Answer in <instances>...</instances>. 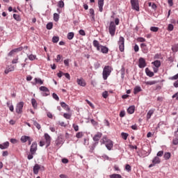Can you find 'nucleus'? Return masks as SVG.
Returning a JSON list of instances; mask_svg holds the SVG:
<instances>
[{
  "instance_id": "obj_1",
  "label": "nucleus",
  "mask_w": 178,
  "mask_h": 178,
  "mask_svg": "<svg viewBox=\"0 0 178 178\" xmlns=\"http://www.w3.org/2000/svg\"><path fill=\"white\" fill-rule=\"evenodd\" d=\"M101 144H105L106 147L107 148V149H108V151H111V149H112V148H113V142L109 139H108V138H106V136H104L101 140H100Z\"/></svg>"
},
{
  "instance_id": "obj_2",
  "label": "nucleus",
  "mask_w": 178,
  "mask_h": 178,
  "mask_svg": "<svg viewBox=\"0 0 178 178\" xmlns=\"http://www.w3.org/2000/svg\"><path fill=\"white\" fill-rule=\"evenodd\" d=\"M112 70H113V68L109 65H106L104 68L103 69L102 76L104 80H107L108 77L111 76V73H112Z\"/></svg>"
},
{
  "instance_id": "obj_3",
  "label": "nucleus",
  "mask_w": 178,
  "mask_h": 178,
  "mask_svg": "<svg viewBox=\"0 0 178 178\" xmlns=\"http://www.w3.org/2000/svg\"><path fill=\"white\" fill-rule=\"evenodd\" d=\"M108 31L111 37H113L115 35V33L116 32V25H115V22L113 21H111L110 22L108 26Z\"/></svg>"
},
{
  "instance_id": "obj_4",
  "label": "nucleus",
  "mask_w": 178,
  "mask_h": 178,
  "mask_svg": "<svg viewBox=\"0 0 178 178\" xmlns=\"http://www.w3.org/2000/svg\"><path fill=\"white\" fill-rule=\"evenodd\" d=\"M118 47L120 52H123L124 51V38L122 36L120 37L119 38Z\"/></svg>"
},
{
  "instance_id": "obj_5",
  "label": "nucleus",
  "mask_w": 178,
  "mask_h": 178,
  "mask_svg": "<svg viewBox=\"0 0 178 178\" xmlns=\"http://www.w3.org/2000/svg\"><path fill=\"white\" fill-rule=\"evenodd\" d=\"M131 5L132 9L138 12L140 10V6L138 5V0H131Z\"/></svg>"
},
{
  "instance_id": "obj_6",
  "label": "nucleus",
  "mask_w": 178,
  "mask_h": 178,
  "mask_svg": "<svg viewBox=\"0 0 178 178\" xmlns=\"http://www.w3.org/2000/svg\"><path fill=\"white\" fill-rule=\"evenodd\" d=\"M23 106H24V102H20L17 104L15 111L17 113L20 114L23 112Z\"/></svg>"
},
{
  "instance_id": "obj_7",
  "label": "nucleus",
  "mask_w": 178,
  "mask_h": 178,
  "mask_svg": "<svg viewBox=\"0 0 178 178\" xmlns=\"http://www.w3.org/2000/svg\"><path fill=\"white\" fill-rule=\"evenodd\" d=\"M40 91H42V95L43 97H48L49 95V89L45 86H41L39 88Z\"/></svg>"
},
{
  "instance_id": "obj_8",
  "label": "nucleus",
  "mask_w": 178,
  "mask_h": 178,
  "mask_svg": "<svg viewBox=\"0 0 178 178\" xmlns=\"http://www.w3.org/2000/svg\"><path fill=\"white\" fill-rule=\"evenodd\" d=\"M138 63H139L138 66L140 69H143V67H145V66H147V63H145V59H144V58L143 57L139 58Z\"/></svg>"
},
{
  "instance_id": "obj_9",
  "label": "nucleus",
  "mask_w": 178,
  "mask_h": 178,
  "mask_svg": "<svg viewBox=\"0 0 178 178\" xmlns=\"http://www.w3.org/2000/svg\"><path fill=\"white\" fill-rule=\"evenodd\" d=\"M156 163H161V159H159V157H158V156H156L153 159L152 164H150L149 165V168H152V167L155 166V165H156Z\"/></svg>"
},
{
  "instance_id": "obj_10",
  "label": "nucleus",
  "mask_w": 178,
  "mask_h": 178,
  "mask_svg": "<svg viewBox=\"0 0 178 178\" xmlns=\"http://www.w3.org/2000/svg\"><path fill=\"white\" fill-rule=\"evenodd\" d=\"M102 137V133L98 132L97 133L94 137H93V140H95L96 143H95V145L98 144V141H99V139Z\"/></svg>"
},
{
  "instance_id": "obj_11",
  "label": "nucleus",
  "mask_w": 178,
  "mask_h": 178,
  "mask_svg": "<svg viewBox=\"0 0 178 178\" xmlns=\"http://www.w3.org/2000/svg\"><path fill=\"white\" fill-rule=\"evenodd\" d=\"M31 154H35L37 152V143L33 142L30 148Z\"/></svg>"
},
{
  "instance_id": "obj_12",
  "label": "nucleus",
  "mask_w": 178,
  "mask_h": 178,
  "mask_svg": "<svg viewBox=\"0 0 178 178\" xmlns=\"http://www.w3.org/2000/svg\"><path fill=\"white\" fill-rule=\"evenodd\" d=\"M9 148V142L6 141L0 144V149H8Z\"/></svg>"
},
{
  "instance_id": "obj_13",
  "label": "nucleus",
  "mask_w": 178,
  "mask_h": 178,
  "mask_svg": "<svg viewBox=\"0 0 178 178\" xmlns=\"http://www.w3.org/2000/svg\"><path fill=\"white\" fill-rule=\"evenodd\" d=\"M140 48L143 54H148V47L145 44V43L140 44Z\"/></svg>"
},
{
  "instance_id": "obj_14",
  "label": "nucleus",
  "mask_w": 178,
  "mask_h": 178,
  "mask_svg": "<svg viewBox=\"0 0 178 178\" xmlns=\"http://www.w3.org/2000/svg\"><path fill=\"white\" fill-rule=\"evenodd\" d=\"M99 51H101L102 54H108V52H109V49L105 46L100 45Z\"/></svg>"
},
{
  "instance_id": "obj_15",
  "label": "nucleus",
  "mask_w": 178,
  "mask_h": 178,
  "mask_svg": "<svg viewBox=\"0 0 178 178\" xmlns=\"http://www.w3.org/2000/svg\"><path fill=\"white\" fill-rule=\"evenodd\" d=\"M41 169V165L35 164L33 167V173L34 175H38V172Z\"/></svg>"
},
{
  "instance_id": "obj_16",
  "label": "nucleus",
  "mask_w": 178,
  "mask_h": 178,
  "mask_svg": "<svg viewBox=\"0 0 178 178\" xmlns=\"http://www.w3.org/2000/svg\"><path fill=\"white\" fill-rule=\"evenodd\" d=\"M98 6L99 12L104 10V0H98Z\"/></svg>"
},
{
  "instance_id": "obj_17",
  "label": "nucleus",
  "mask_w": 178,
  "mask_h": 178,
  "mask_svg": "<svg viewBox=\"0 0 178 178\" xmlns=\"http://www.w3.org/2000/svg\"><path fill=\"white\" fill-rule=\"evenodd\" d=\"M77 83L79 86H81V87H86V81H84L83 78L78 79Z\"/></svg>"
},
{
  "instance_id": "obj_18",
  "label": "nucleus",
  "mask_w": 178,
  "mask_h": 178,
  "mask_svg": "<svg viewBox=\"0 0 178 178\" xmlns=\"http://www.w3.org/2000/svg\"><path fill=\"white\" fill-rule=\"evenodd\" d=\"M15 70V67L10 65L6 67V69L4 71V73L6 74H8L10 72H13Z\"/></svg>"
},
{
  "instance_id": "obj_19",
  "label": "nucleus",
  "mask_w": 178,
  "mask_h": 178,
  "mask_svg": "<svg viewBox=\"0 0 178 178\" xmlns=\"http://www.w3.org/2000/svg\"><path fill=\"white\" fill-rule=\"evenodd\" d=\"M154 112H155V110H154V109H151L147 112V120H149V119H151V117L152 116V115H154Z\"/></svg>"
},
{
  "instance_id": "obj_20",
  "label": "nucleus",
  "mask_w": 178,
  "mask_h": 178,
  "mask_svg": "<svg viewBox=\"0 0 178 178\" xmlns=\"http://www.w3.org/2000/svg\"><path fill=\"white\" fill-rule=\"evenodd\" d=\"M90 17L92 18V20H95V13L94 12V9L90 8L89 11Z\"/></svg>"
},
{
  "instance_id": "obj_21",
  "label": "nucleus",
  "mask_w": 178,
  "mask_h": 178,
  "mask_svg": "<svg viewBox=\"0 0 178 178\" xmlns=\"http://www.w3.org/2000/svg\"><path fill=\"white\" fill-rule=\"evenodd\" d=\"M44 138L46 140V142L47 143V147H48L51 143V136H49V135L48 134H45Z\"/></svg>"
},
{
  "instance_id": "obj_22",
  "label": "nucleus",
  "mask_w": 178,
  "mask_h": 178,
  "mask_svg": "<svg viewBox=\"0 0 178 178\" xmlns=\"http://www.w3.org/2000/svg\"><path fill=\"white\" fill-rule=\"evenodd\" d=\"M145 73L149 77H154V72H151L149 68L145 69Z\"/></svg>"
},
{
  "instance_id": "obj_23",
  "label": "nucleus",
  "mask_w": 178,
  "mask_h": 178,
  "mask_svg": "<svg viewBox=\"0 0 178 178\" xmlns=\"http://www.w3.org/2000/svg\"><path fill=\"white\" fill-rule=\"evenodd\" d=\"M143 90L141 89V87L140 86H136L134 89V94H138V92H141Z\"/></svg>"
},
{
  "instance_id": "obj_24",
  "label": "nucleus",
  "mask_w": 178,
  "mask_h": 178,
  "mask_svg": "<svg viewBox=\"0 0 178 178\" xmlns=\"http://www.w3.org/2000/svg\"><path fill=\"white\" fill-rule=\"evenodd\" d=\"M63 144V139L62 138H58V139L56 140V145H62Z\"/></svg>"
},
{
  "instance_id": "obj_25",
  "label": "nucleus",
  "mask_w": 178,
  "mask_h": 178,
  "mask_svg": "<svg viewBox=\"0 0 178 178\" xmlns=\"http://www.w3.org/2000/svg\"><path fill=\"white\" fill-rule=\"evenodd\" d=\"M93 45L95 48H97V51H99V48L101 47V45H99V42H98V40H94Z\"/></svg>"
},
{
  "instance_id": "obj_26",
  "label": "nucleus",
  "mask_w": 178,
  "mask_h": 178,
  "mask_svg": "<svg viewBox=\"0 0 178 178\" xmlns=\"http://www.w3.org/2000/svg\"><path fill=\"white\" fill-rule=\"evenodd\" d=\"M30 139L29 136H23L21 137V141L22 143H27V141Z\"/></svg>"
},
{
  "instance_id": "obj_27",
  "label": "nucleus",
  "mask_w": 178,
  "mask_h": 178,
  "mask_svg": "<svg viewBox=\"0 0 178 178\" xmlns=\"http://www.w3.org/2000/svg\"><path fill=\"white\" fill-rule=\"evenodd\" d=\"M134 110H135L134 106H131L127 109V112H128V113H130V115H131V114L134 113Z\"/></svg>"
},
{
  "instance_id": "obj_28",
  "label": "nucleus",
  "mask_w": 178,
  "mask_h": 178,
  "mask_svg": "<svg viewBox=\"0 0 178 178\" xmlns=\"http://www.w3.org/2000/svg\"><path fill=\"white\" fill-rule=\"evenodd\" d=\"M152 65H154V66L155 67H161V61L160 60H156L154 62H152Z\"/></svg>"
},
{
  "instance_id": "obj_29",
  "label": "nucleus",
  "mask_w": 178,
  "mask_h": 178,
  "mask_svg": "<svg viewBox=\"0 0 178 178\" xmlns=\"http://www.w3.org/2000/svg\"><path fill=\"white\" fill-rule=\"evenodd\" d=\"M34 81L35 84H40V85L44 84V81H42V79L40 78H35Z\"/></svg>"
},
{
  "instance_id": "obj_30",
  "label": "nucleus",
  "mask_w": 178,
  "mask_h": 178,
  "mask_svg": "<svg viewBox=\"0 0 178 178\" xmlns=\"http://www.w3.org/2000/svg\"><path fill=\"white\" fill-rule=\"evenodd\" d=\"M31 104H32L33 108H34V109H37L38 104H37V100H35V99H31Z\"/></svg>"
},
{
  "instance_id": "obj_31",
  "label": "nucleus",
  "mask_w": 178,
  "mask_h": 178,
  "mask_svg": "<svg viewBox=\"0 0 178 178\" xmlns=\"http://www.w3.org/2000/svg\"><path fill=\"white\" fill-rule=\"evenodd\" d=\"M60 106H62V108H64V109L70 111V108H69V106H67V104H66V103L62 102H60Z\"/></svg>"
},
{
  "instance_id": "obj_32",
  "label": "nucleus",
  "mask_w": 178,
  "mask_h": 178,
  "mask_svg": "<svg viewBox=\"0 0 178 178\" xmlns=\"http://www.w3.org/2000/svg\"><path fill=\"white\" fill-rule=\"evenodd\" d=\"M67 38L68 40H72V38H74V33L73 32H70L67 35Z\"/></svg>"
},
{
  "instance_id": "obj_33",
  "label": "nucleus",
  "mask_w": 178,
  "mask_h": 178,
  "mask_svg": "<svg viewBox=\"0 0 178 178\" xmlns=\"http://www.w3.org/2000/svg\"><path fill=\"white\" fill-rule=\"evenodd\" d=\"M158 83L156 81H145V84L146 86H154V84H156Z\"/></svg>"
},
{
  "instance_id": "obj_34",
  "label": "nucleus",
  "mask_w": 178,
  "mask_h": 178,
  "mask_svg": "<svg viewBox=\"0 0 178 178\" xmlns=\"http://www.w3.org/2000/svg\"><path fill=\"white\" fill-rule=\"evenodd\" d=\"M121 137L123 138V140H127V138L129 137V134L122 132L121 133Z\"/></svg>"
},
{
  "instance_id": "obj_35",
  "label": "nucleus",
  "mask_w": 178,
  "mask_h": 178,
  "mask_svg": "<svg viewBox=\"0 0 178 178\" xmlns=\"http://www.w3.org/2000/svg\"><path fill=\"white\" fill-rule=\"evenodd\" d=\"M164 159L168 161V159H170V152H165L163 156Z\"/></svg>"
},
{
  "instance_id": "obj_36",
  "label": "nucleus",
  "mask_w": 178,
  "mask_h": 178,
  "mask_svg": "<svg viewBox=\"0 0 178 178\" xmlns=\"http://www.w3.org/2000/svg\"><path fill=\"white\" fill-rule=\"evenodd\" d=\"M110 178H122V175L119 174H112L109 176Z\"/></svg>"
},
{
  "instance_id": "obj_37",
  "label": "nucleus",
  "mask_w": 178,
  "mask_h": 178,
  "mask_svg": "<svg viewBox=\"0 0 178 178\" xmlns=\"http://www.w3.org/2000/svg\"><path fill=\"white\" fill-rule=\"evenodd\" d=\"M33 122L34 126L36 127V129H38V130H40L41 129V125L38 124V122H37V121L35 120H33Z\"/></svg>"
},
{
  "instance_id": "obj_38",
  "label": "nucleus",
  "mask_w": 178,
  "mask_h": 178,
  "mask_svg": "<svg viewBox=\"0 0 178 178\" xmlns=\"http://www.w3.org/2000/svg\"><path fill=\"white\" fill-rule=\"evenodd\" d=\"M13 17L15 20H17V22H20V20H22V19L20 18V15L17 14H13Z\"/></svg>"
},
{
  "instance_id": "obj_39",
  "label": "nucleus",
  "mask_w": 178,
  "mask_h": 178,
  "mask_svg": "<svg viewBox=\"0 0 178 178\" xmlns=\"http://www.w3.org/2000/svg\"><path fill=\"white\" fill-rule=\"evenodd\" d=\"M54 22H58V20H59V14H58V13H54Z\"/></svg>"
},
{
  "instance_id": "obj_40",
  "label": "nucleus",
  "mask_w": 178,
  "mask_h": 178,
  "mask_svg": "<svg viewBox=\"0 0 178 178\" xmlns=\"http://www.w3.org/2000/svg\"><path fill=\"white\" fill-rule=\"evenodd\" d=\"M52 27H54V24H52V22L48 23L47 24V30H52Z\"/></svg>"
},
{
  "instance_id": "obj_41",
  "label": "nucleus",
  "mask_w": 178,
  "mask_h": 178,
  "mask_svg": "<svg viewBox=\"0 0 178 178\" xmlns=\"http://www.w3.org/2000/svg\"><path fill=\"white\" fill-rule=\"evenodd\" d=\"M52 42H54V43L58 42H59V37L54 36L52 38Z\"/></svg>"
},
{
  "instance_id": "obj_42",
  "label": "nucleus",
  "mask_w": 178,
  "mask_h": 178,
  "mask_svg": "<svg viewBox=\"0 0 178 178\" xmlns=\"http://www.w3.org/2000/svg\"><path fill=\"white\" fill-rule=\"evenodd\" d=\"M172 51L174 52H177L178 51V44H175L172 47Z\"/></svg>"
},
{
  "instance_id": "obj_43",
  "label": "nucleus",
  "mask_w": 178,
  "mask_h": 178,
  "mask_svg": "<svg viewBox=\"0 0 178 178\" xmlns=\"http://www.w3.org/2000/svg\"><path fill=\"white\" fill-rule=\"evenodd\" d=\"M151 31H153L154 33H156V31H158V30H159V28L156 27V26H152L150 28Z\"/></svg>"
},
{
  "instance_id": "obj_44",
  "label": "nucleus",
  "mask_w": 178,
  "mask_h": 178,
  "mask_svg": "<svg viewBox=\"0 0 178 178\" xmlns=\"http://www.w3.org/2000/svg\"><path fill=\"white\" fill-rule=\"evenodd\" d=\"M173 29H175V27L173 26V24H168V31H173Z\"/></svg>"
},
{
  "instance_id": "obj_45",
  "label": "nucleus",
  "mask_w": 178,
  "mask_h": 178,
  "mask_svg": "<svg viewBox=\"0 0 178 178\" xmlns=\"http://www.w3.org/2000/svg\"><path fill=\"white\" fill-rule=\"evenodd\" d=\"M60 59H62V56L58 54V55H57L55 60H56V62L59 63V62H60Z\"/></svg>"
},
{
  "instance_id": "obj_46",
  "label": "nucleus",
  "mask_w": 178,
  "mask_h": 178,
  "mask_svg": "<svg viewBox=\"0 0 178 178\" xmlns=\"http://www.w3.org/2000/svg\"><path fill=\"white\" fill-rule=\"evenodd\" d=\"M28 58H29V60H34L35 59L36 56L33 54H31V55L28 56Z\"/></svg>"
},
{
  "instance_id": "obj_47",
  "label": "nucleus",
  "mask_w": 178,
  "mask_h": 178,
  "mask_svg": "<svg viewBox=\"0 0 178 178\" xmlns=\"http://www.w3.org/2000/svg\"><path fill=\"white\" fill-rule=\"evenodd\" d=\"M125 169L127 170V172H131V166H130L129 164L125 165Z\"/></svg>"
},
{
  "instance_id": "obj_48",
  "label": "nucleus",
  "mask_w": 178,
  "mask_h": 178,
  "mask_svg": "<svg viewBox=\"0 0 178 178\" xmlns=\"http://www.w3.org/2000/svg\"><path fill=\"white\" fill-rule=\"evenodd\" d=\"M83 136V132H78L76 135V138H81Z\"/></svg>"
},
{
  "instance_id": "obj_49",
  "label": "nucleus",
  "mask_w": 178,
  "mask_h": 178,
  "mask_svg": "<svg viewBox=\"0 0 178 178\" xmlns=\"http://www.w3.org/2000/svg\"><path fill=\"white\" fill-rule=\"evenodd\" d=\"M177 79H178V73L176 75L169 78V80H177Z\"/></svg>"
},
{
  "instance_id": "obj_50",
  "label": "nucleus",
  "mask_w": 178,
  "mask_h": 178,
  "mask_svg": "<svg viewBox=\"0 0 178 178\" xmlns=\"http://www.w3.org/2000/svg\"><path fill=\"white\" fill-rule=\"evenodd\" d=\"M63 116L65 119H70V118H72V115L69 113H64Z\"/></svg>"
},
{
  "instance_id": "obj_51",
  "label": "nucleus",
  "mask_w": 178,
  "mask_h": 178,
  "mask_svg": "<svg viewBox=\"0 0 178 178\" xmlns=\"http://www.w3.org/2000/svg\"><path fill=\"white\" fill-rule=\"evenodd\" d=\"M72 127H73L74 131H79V125L73 124Z\"/></svg>"
},
{
  "instance_id": "obj_52",
  "label": "nucleus",
  "mask_w": 178,
  "mask_h": 178,
  "mask_svg": "<svg viewBox=\"0 0 178 178\" xmlns=\"http://www.w3.org/2000/svg\"><path fill=\"white\" fill-rule=\"evenodd\" d=\"M52 97L56 101H59V97L56 93H53Z\"/></svg>"
},
{
  "instance_id": "obj_53",
  "label": "nucleus",
  "mask_w": 178,
  "mask_h": 178,
  "mask_svg": "<svg viewBox=\"0 0 178 178\" xmlns=\"http://www.w3.org/2000/svg\"><path fill=\"white\" fill-rule=\"evenodd\" d=\"M58 6L59 8H63L65 6V3L63 1H60L58 2Z\"/></svg>"
},
{
  "instance_id": "obj_54",
  "label": "nucleus",
  "mask_w": 178,
  "mask_h": 178,
  "mask_svg": "<svg viewBox=\"0 0 178 178\" xmlns=\"http://www.w3.org/2000/svg\"><path fill=\"white\" fill-rule=\"evenodd\" d=\"M172 143L174 145H178V138H175V139H173Z\"/></svg>"
},
{
  "instance_id": "obj_55",
  "label": "nucleus",
  "mask_w": 178,
  "mask_h": 178,
  "mask_svg": "<svg viewBox=\"0 0 178 178\" xmlns=\"http://www.w3.org/2000/svg\"><path fill=\"white\" fill-rule=\"evenodd\" d=\"M86 102H87L88 104H89V106H90L91 108H92V109H94V104H92L91 102H90L88 99H86Z\"/></svg>"
},
{
  "instance_id": "obj_56",
  "label": "nucleus",
  "mask_w": 178,
  "mask_h": 178,
  "mask_svg": "<svg viewBox=\"0 0 178 178\" xmlns=\"http://www.w3.org/2000/svg\"><path fill=\"white\" fill-rule=\"evenodd\" d=\"M33 155H35V154H33V153H31L28 155V159L30 161L31 159H33V158H34V156Z\"/></svg>"
},
{
  "instance_id": "obj_57",
  "label": "nucleus",
  "mask_w": 178,
  "mask_h": 178,
  "mask_svg": "<svg viewBox=\"0 0 178 178\" xmlns=\"http://www.w3.org/2000/svg\"><path fill=\"white\" fill-rule=\"evenodd\" d=\"M104 124L105 126H107V127H110L111 124L109 123V121H108V120H104Z\"/></svg>"
},
{
  "instance_id": "obj_58",
  "label": "nucleus",
  "mask_w": 178,
  "mask_h": 178,
  "mask_svg": "<svg viewBox=\"0 0 178 178\" xmlns=\"http://www.w3.org/2000/svg\"><path fill=\"white\" fill-rule=\"evenodd\" d=\"M102 97H103V98H108V91H104L102 93Z\"/></svg>"
},
{
  "instance_id": "obj_59",
  "label": "nucleus",
  "mask_w": 178,
  "mask_h": 178,
  "mask_svg": "<svg viewBox=\"0 0 178 178\" xmlns=\"http://www.w3.org/2000/svg\"><path fill=\"white\" fill-rule=\"evenodd\" d=\"M134 51H135V52H138V51H140V47H138V44H135Z\"/></svg>"
},
{
  "instance_id": "obj_60",
  "label": "nucleus",
  "mask_w": 178,
  "mask_h": 178,
  "mask_svg": "<svg viewBox=\"0 0 178 178\" xmlns=\"http://www.w3.org/2000/svg\"><path fill=\"white\" fill-rule=\"evenodd\" d=\"M138 41L139 42H145V38H138Z\"/></svg>"
},
{
  "instance_id": "obj_61",
  "label": "nucleus",
  "mask_w": 178,
  "mask_h": 178,
  "mask_svg": "<svg viewBox=\"0 0 178 178\" xmlns=\"http://www.w3.org/2000/svg\"><path fill=\"white\" fill-rule=\"evenodd\" d=\"M99 67H101V64H99V63H95V69H99Z\"/></svg>"
},
{
  "instance_id": "obj_62",
  "label": "nucleus",
  "mask_w": 178,
  "mask_h": 178,
  "mask_svg": "<svg viewBox=\"0 0 178 178\" xmlns=\"http://www.w3.org/2000/svg\"><path fill=\"white\" fill-rule=\"evenodd\" d=\"M10 141L12 143V144H17V140L15 138H11Z\"/></svg>"
},
{
  "instance_id": "obj_63",
  "label": "nucleus",
  "mask_w": 178,
  "mask_h": 178,
  "mask_svg": "<svg viewBox=\"0 0 178 178\" xmlns=\"http://www.w3.org/2000/svg\"><path fill=\"white\" fill-rule=\"evenodd\" d=\"M79 34L81 35H86V32L84 31V30L81 29V30H79Z\"/></svg>"
},
{
  "instance_id": "obj_64",
  "label": "nucleus",
  "mask_w": 178,
  "mask_h": 178,
  "mask_svg": "<svg viewBox=\"0 0 178 178\" xmlns=\"http://www.w3.org/2000/svg\"><path fill=\"white\" fill-rule=\"evenodd\" d=\"M64 65L69 66V59L64 60Z\"/></svg>"
}]
</instances>
